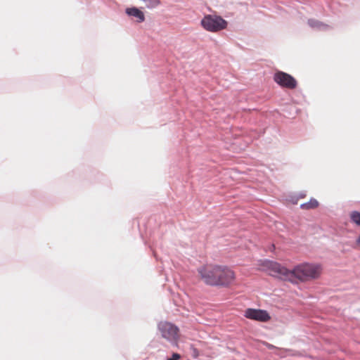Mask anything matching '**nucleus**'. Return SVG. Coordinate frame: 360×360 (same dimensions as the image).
I'll list each match as a JSON object with an SVG mask.
<instances>
[{
  "label": "nucleus",
  "mask_w": 360,
  "mask_h": 360,
  "mask_svg": "<svg viewBox=\"0 0 360 360\" xmlns=\"http://www.w3.org/2000/svg\"><path fill=\"white\" fill-rule=\"evenodd\" d=\"M259 270L268 272L269 275L291 283L295 279L306 281L318 278L321 273L319 265L309 263L301 264L292 270L287 269L281 264L269 260L261 262Z\"/></svg>",
  "instance_id": "1"
},
{
  "label": "nucleus",
  "mask_w": 360,
  "mask_h": 360,
  "mask_svg": "<svg viewBox=\"0 0 360 360\" xmlns=\"http://www.w3.org/2000/svg\"><path fill=\"white\" fill-rule=\"evenodd\" d=\"M200 278L207 285L229 287L233 284L236 274L224 266L206 264L198 269Z\"/></svg>",
  "instance_id": "2"
},
{
  "label": "nucleus",
  "mask_w": 360,
  "mask_h": 360,
  "mask_svg": "<svg viewBox=\"0 0 360 360\" xmlns=\"http://www.w3.org/2000/svg\"><path fill=\"white\" fill-rule=\"evenodd\" d=\"M201 25L207 31L216 32L225 29L227 22L220 16L207 15L202 19Z\"/></svg>",
  "instance_id": "3"
},
{
  "label": "nucleus",
  "mask_w": 360,
  "mask_h": 360,
  "mask_svg": "<svg viewBox=\"0 0 360 360\" xmlns=\"http://www.w3.org/2000/svg\"><path fill=\"white\" fill-rule=\"evenodd\" d=\"M161 336L170 342H176L179 339V328L167 321H161L158 326Z\"/></svg>",
  "instance_id": "4"
},
{
  "label": "nucleus",
  "mask_w": 360,
  "mask_h": 360,
  "mask_svg": "<svg viewBox=\"0 0 360 360\" xmlns=\"http://www.w3.org/2000/svg\"><path fill=\"white\" fill-rule=\"evenodd\" d=\"M274 80L281 87L288 89H294L297 85L296 79L292 76L282 71H278L274 74Z\"/></svg>",
  "instance_id": "5"
},
{
  "label": "nucleus",
  "mask_w": 360,
  "mask_h": 360,
  "mask_svg": "<svg viewBox=\"0 0 360 360\" xmlns=\"http://www.w3.org/2000/svg\"><path fill=\"white\" fill-rule=\"evenodd\" d=\"M245 316L249 319L262 322H266L271 319L266 311L250 308L245 310Z\"/></svg>",
  "instance_id": "6"
},
{
  "label": "nucleus",
  "mask_w": 360,
  "mask_h": 360,
  "mask_svg": "<svg viewBox=\"0 0 360 360\" xmlns=\"http://www.w3.org/2000/svg\"><path fill=\"white\" fill-rule=\"evenodd\" d=\"M125 12L128 15L136 18L138 22H142L145 20L143 13L136 7L127 8Z\"/></svg>",
  "instance_id": "7"
},
{
  "label": "nucleus",
  "mask_w": 360,
  "mask_h": 360,
  "mask_svg": "<svg viewBox=\"0 0 360 360\" xmlns=\"http://www.w3.org/2000/svg\"><path fill=\"white\" fill-rule=\"evenodd\" d=\"M319 205V203L316 199L311 198L309 202L302 204L300 207L303 210H311L316 208Z\"/></svg>",
  "instance_id": "8"
},
{
  "label": "nucleus",
  "mask_w": 360,
  "mask_h": 360,
  "mask_svg": "<svg viewBox=\"0 0 360 360\" xmlns=\"http://www.w3.org/2000/svg\"><path fill=\"white\" fill-rule=\"evenodd\" d=\"M351 221L356 224L357 226H360V212L353 211L349 214Z\"/></svg>",
  "instance_id": "9"
},
{
  "label": "nucleus",
  "mask_w": 360,
  "mask_h": 360,
  "mask_svg": "<svg viewBox=\"0 0 360 360\" xmlns=\"http://www.w3.org/2000/svg\"><path fill=\"white\" fill-rule=\"evenodd\" d=\"M308 24L313 28H319L323 25L321 22L313 19L309 20Z\"/></svg>",
  "instance_id": "10"
},
{
  "label": "nucleus",
  "mask_w": 360,
  "mask_h": 360,
  "mask_svg": "<svg viewBox=\"0 0 360 360\" xmlns=\"http://www.w3.org/2000/svg\"><path fill=\"white\" fill-rule=\"evenodd\" d=\"M181 356L177 353H174L171 358H169L167 360H179Z\"/></svg>",
  "instance_id": "11"
},
{
  "label": "nucleus",
  "mask_w": 360,
  "mask_h": 360,
  "mask_svg": "<svg viewBox=\"0 0 360 360\" xmlns=\"http://www.w3.org/2000/svg\"><path fill=\"white\" fill-rule=\"evenodd\" d=\"M356 244L357 246L360 247V235L359 236V237L357 238V239L356 240Z\"/></svg>",
  "instance_id": "12"
}]
</instances>
